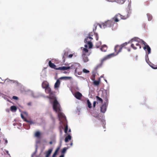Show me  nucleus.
I'll return each instance as SVG.
<instances>
[{
  "mask_svg": "<svg viewBox=\"0 0 157 157\" xmlns=\"http://www.w3.org/2000/svg\"><path fill=\"white\" fill-rule=\"evenodd\" d=\"M114 24V22L111 20H108L101 24H95L94 25L95 29H93V32L90 33L86 35V38L85 39H98V34L94 32V30H95L96 29L97 25H98L101 29H105L106 28L112 27L113 26Z\"/></svg>",
  "mask_w": 157,
  "mask_h": 157,
  "instance_id": "f257e3e1",
  "label": "nucleus"
},
{
  "mask_svg": "<svg viewBox=\"0 0 157 157\" xmlns=\"http://www.w3.org/2000/svg\"><path fill=\"white\" fill-rule=\"evenodd\" d=\"M53 109L54 111L58 113L59 120L62 121L63 122H65L66 120V117L62 112L60 105L56 99L54 100L53 101Z\"/></svg>",
  "mask_w": 157,
  "mask_h": 157,
  "instance_id": "f03ea898",
  "label": "nucleus"
},
{
  "mask_svg": "<svg viewBox=\"0 0 157 157\" xmlns=\"http://www.w3.org/2000/svg\"><path fill=\"white\" fill-rule=\"evenodd\" d=\"M127 1L128 2V6L127 10L124 11L122 14H121V18L122 19H126L128 18L130 16L131 13V10L130 9L131 6V2L129 1V0H126L125 2Z\"/></svg>",
  "mask_w": 157,
  "mask_h": 157,
  "instance_id": "7ed1b4c3",
  "label": "nucleus"
},
{
  "mask_svg": "<svg viewBox=\"0 0 157 157\" xmlns=\"http://www.w3.org/2000/svg\"><path fill=\"white\" fill-rule=\"evenodd\" d=\"M48 65L51 68L54 69L56 70H60L61 71H64L68 69H72L73 68L72 66L69 67H59L58 68H56V65L54 63H52L51 61H49Z\"/></svg>",
  "mask_w": 157,
  "mask_h": 157,
  "instance_id": "20e7f679",
  "label": "nucleus"
},
{
  "mask_svg": "<svg viewBox=\"0 0 157 157\" xmlns=\"http://www.w3.org/2000/svg\"><path fill=\"white\" fill-rule=\"evenodd\" d=\"M127 44V42L124 43L121 45H117L115 46L114 47V51L116 53L115 54V56L117 55L118 53L121 52L122 48L126 46Z\"/></svg>",
  "mask_w": 157,
  "mask_h": 157,
  "instance_id": "39448f33",
  "label": "nucleus"
},
{
  "mask_svg": "<svg viewBox=\"0 0 157 157\" xmlns=\"http://www.w3.org/2000/svg\"><path fill=\"white\" fill-rule=\"evenodd\" d=\"M45 89V92L47 94H49V96L47 97V98L50 99H54L55 98L54 95L51 91V90L50 88L48 86Z\"/></svg>",
  "mask_w": 157,
  "mask_h": 157,
  "instance_id": "423d86ee",
  "label": "nucleus"
},
{
  "mask_svg": "<svg viewBox=\"0 0 157 157\" xmlns=\"http://www.w3.org/2000/svg\"><path fill=\"white\" fill-rule=\"evenodd\" d=\"M115 56L114 53H112L110 54H109L104 57L101 60V64L102 65L103 62L106 60L107 59H109Z\"/></svg>",
  "mask_w": 157,
  "mask_h": 157,
  "instance_id": "0eeeda50",
  "label": "nucleus"
},
{
  "mask_svg": "<svg viewBox=\"0 0 157 157\" xmlns=\"http://www.w3.org/2000/svg\"><path fill=\"white\" fill-rule=\"evenodd\" d=\"M84 43L86 44L84 45V47L86 48H87L89 47V48H92L93 47V44L90 41H87V40H84Z\"/></svg>",
  "mask_w": 157,
  "mask_h": 157,
  "instance_id": "6e6552de",
  "label": "nucleus"
},
{
  "mask_svg": "<svg viewBox=\"0 0 157 157\" xmlns=\"http://www.w3.org/2000/svg\"><path fill=\"white\" fill-rule=\"evenodd\" d=\"M81 49H82V55L89 56L90 54L88 49L87 48H83L81 47Z\"/></svg>",
  "mask_w": 157,
  "mask_h": 157,
  "instance_id": "1a4fd4ad",
  "label": "nucleus"
},
{
  "mask_svg": "<svg viewBox=\"0 0 157 157\" xmlns=\"http://www.w3.org/2000/svg\"><path fill=\"white\" fill-rule=\"evenodd\" d=\"M101 97H102L105 101L106 103L108 104V100L107 97V93L105 92H102V93L101 95Z\"/></svg>",
  "mask_w": 157,
  "mask_h": 157,
  "instance_id": "9d476101",
  "label": "nucleus"
},
{
  "mask_svg": "<svg viewBox=\"0 0 157 157\" xmlns=\"http://www.w3.org/2000/svg\"><path fill=\"white\" fill-rule=\"evenodd\" d=\"M121 14L120 13H118L115 15L114 17H113L112 20H111L112 21H113V22L114 21L116 22H117L119 21V18H121Z\"/></svg>",
  "mask_w": 157,
  "mask_h": 157,
  "instance_id": "9b49d317",
  "label": "nucleus"
},
{
  "mask_svg": "<svg viewBox=\"0 0 157 157\" xmlns=\"http://www.w3.org/2000/svg\"><path fill=\"white\" fill-rule=\"evenodd\" d=\"M75 97L77 99L80 100L81 99L82 95V94L79 92H77L75 93L74 94Z\"/></svg>",
  "mask_w": 157,
  "mask_h": 157,
  "instance_id": "f8f14e48",
  "label": "nucleus"
},
{
  "mask_svg": "<svg viewBox=\"0 0 157 157\" xmlns=\"http://www.w3.org/2000/svg\"><path fill=\"white\" fill-rule=\"evenodd\" d=\"M52 148H50L48 149L47 151H45V157H49L52 151Z\"/></svg>",
  "mask_w": 157,
  "mask_h": 157,
  "instance_id": "ddd939ff",
  "label": "nucleus"
},
{
  "mask_svg": "<svg viewBox=\"0 0 157 157\" xmlns=\"http://www.w3.org/2000/svg\"><path fill=\"white\" fill-rule=\"evenodd\" d=\"M73 56V54H70L68 56L67 52H65V53H64V55L63 56V61H64H64L65 60V56H67V57H68L69 58H71Z\"/></svg>",
  "mask_w": 157,
  "mask_h": 157,
  "instance_id": "4468645a",
  "label": "nucleus"
},
{
  "mask_svg": "<svg viewBox=\"0 0 157 157\" xmlns=\"http://www.w3.org/2000/svg\"><path fill=\"white\" fill-rule=\"evenodd\" d=\"M106 110V105L105 104H104L101 105V111L103 113H104Z\"/></svg>",
  "mask_w": 157,
  "mask_h": 157,
  "instance_id": "2eb2a0df",
  "label": "nucleus"
},
{
  "mask_svg": "<svg viewBox=\"0 0 157 157\" xmlns=\"http://www.w3.org/2000/svg\"><path fill=\"white\" fill-rule=\"evenodd\" d=\"M42 86L43 88L45 89L49 86V84L47 81H44L42 83Z\"/></svg>",
  "mask_w": 157,
  "mask_h": 157,
  "instance_id": "dca6fc26",
  "label": "nucleus"
},
{
  "mask_svg": "<svg viewBox=\"0 0 157 157\" xmlns=\"http://www.w3.org/2000/svg\"><path fill=\"white\" fill-rule=\"evenodd\" d=\"M100 79L99 78L98 80H94L93 81V84L94 85L98 86L100 82Z\"/></svg>",
  "mask_w": 157,
  "mask_h": 157,
  "instance_id": "f3484780",
  "label": "nucleus"
},
{
  "mask_svg": "<svg viewBox=\"0 0 157 157\" xmlns=\"http://www.w3.org/2000/svg\"><path fill=\"white\" fill-rule=\"evenodd\" d=\"M144 50H147V51L148 52V54H149L151 53V49L150 47L148 45H145L144 47Z\"/></svg>",
  "mask_w": 157,
  "mask_h": 157,
  "instance_id": "a211bd4d",
  "label": "nucleus"
},
{
  "mask_svg": "<svg viewBox=\"0 0 157 157\" xmlns=\"http://www.w3.org/2000/svg\"><path fill=\"white\" fill-rule=\"evenodd\" d=\"M60 84V80L59 79H57L54 85V87L55 88H58Z\"/></svg>",
  "mask_w": 157,
  "mask_h": 157,
  "instance_id": "6ab92c4d",
  "label": "nucleus"
},
{
  "mask_svg": "<svg viewBox=\"0 0 157 157\" xmlns=\"http://www.w3.org/2000/svg\"><path fill=\"white\" fill-rule=\"evenodd\" d=\"M86 55H82V59L84 62H86L89 61L88 58Z\"/></svg>",
  "mask_w": 157,
  "mask_h": 157,
  "instance_id": "aec40b11",
  "label": "nucleus"
},
{
  "mask_svg": "<svg viewBox=\"0 0 157 157\" xmlns=\"http://www.w3.org/2000/svg\"><path fill=\"white\" fill-rule=\"evenodd\" d=\"M100 49L102 52H105L106 51L107 49V46L105 45H103L102 46Z\"/></svg>",
  "mask_w": 157,
  "mask_h": 157,
  "instance_id": "412c9836",
  "label": "nucleus"
},
{
  "mask_svg": "<svg viewBox=\"0 0 157 157\" xmlns=\"http://www.w3.org/2000/svg\"><path fill=\"white\" fill-rule=\"evenodd\" d=\"M60 149V147H58L56 149L54 153L53 154L52 157H56L58 151H59V150Z\"/></svg>",
  "mask_w": 157,
  "mask_h": 157,
  "instance_id": "4be33fe9",
  "label": "nucleus"
},
{
  "mask_svg": "<svg viewBox=\"0 0 157 157\" xmlns=\"http://www.w3.org/2000/svg\"><path fill=\"white\" fill-rule=\"evenodd\" d=\"M71 135H69L67 136L65 139V142H67L69 140H71Z\"/></svg>",
  "mask_w": 157,
  "mask_h": 157,
  "instance_id": "5701e85b",
  "label": "nucleus"
},
{
  "mask_svg": "<svg viewBox=\"0 0 157 157\" xmlns=\"http://www.w3.org/2000/svg\"><path fill=\"white\" fill-rule=\"evenodd\" d=\"M96 100L97 101H99L101 104H102L103 103V101L102 98H101L98 96H96Z\"/></svg>",
  "mask_w": 157,
  "mask_h": 157,
  "instance_id": "b1692460",
  "label": "nucleus"
},
{
  "mask_svg": "<svg viewBox=\"0 0 157 157\" xmlns=\"http://www.w3.org/2000/svg\"><path fill=\"white\" fill-rule=\"evenodd\" d=\"M10 109L12 111H16L17 109L16 106L13 105L11 107Z\"/></svg>",
  "mask_w": 157,
  "mask_h": 157,
  "instance_id": "393cba45",
  "label": "nucleus"
},
{
  "mask_svg": "<svg viewBox=\"0 0 157 157\" xmlns=\"http://www.w3.org/2000/svg\"><path fill=\"white\" fill-rule=\"evenodd\" d=\"M87 102L88 107L89 108H91L92 107L91 104L90 103V101L89 99H88L87 100Z\"/></svg>",
  "mask_w": 157,
  "mask_h": 157,
  "instance_id": "a878e982",
  "label": "nucleus"
},
{
  "mask_svg": "<svg viewBox=\"0 0 157 157\" xmlns=\"http://www.w3.org/2000/svg\"><path fill=\"white\" fill-rule=\"evenodd\" d=\"M147 16L148 17V20L149 21H151L152 19V16L149 13L147 14Z\"/></svg>",
  "mask_w": 157,
  "mask_h": 157,
  "instance_id": "bb28decb",
  "label": "nucleus"
},
{
  "mask_svg": "<svg viewBox=\"0 0 157 157\" xmlns=\"http://www.w3.org/2000/svg\"><path fill=\"white\" fill-rule=\"evenodd\" d=\"M101 44V42L100 41L98 42L97 44L96 45V47L98 48H99Z\"/></svg>",
  "mask_w": 157,
  "mask_h": 157,
  "instance_id": "cd10ccee",
  "label": "nucleus"
},
{
  "mask_svg": "<svg viewBox=\"0 0 157 157\" xmlns=\"http://www.w3.org/2000/svg\"><path fill=\"white\" fill-rule=\"evenodd\" d=\"M40 133L39 132L37 131L35 132V136H36V137H39L40 136Z\"/></svg>",
  "mask_w": 157,
  "mask_h": 157,
  "instance_id": "c85d7f7f",
  "label": "nucleus"
},
{
  "mask_svg": "<svg viewBox=\"0 0 157 157\" xmlns=\"http://www.w3.org/2000/svg\"><path fill=\"white\" fill-rule=\"evenodd\" d=\"M68 129V126L67 125H66V126L65 127V128H64V132L66 133H67Z\"/></svg>",
  "mask_w": 157,
  "mask_h": 157,
  "instance_id": "c756f323",
  "label": "nucleus"
},
{
  "mask_svg": "<svg viewBox=\"0 0 157 157\" xmlns=\"http://www.w3.org/2000/svg\"><path fill=\"white\" fill-rule=\"evenodd\" d=\"M71 78L70 77H61L60 78V79H70Z\"/></svg>",
  "mask_w": 157,
  "mask_h": 157,
  "instance_id": "7c9ffc66",
  "label": "nucleus"
},
{
  "mask_svg": "<svg viewBox=\"0 0 157 157\" xmlns=\"http://www.w3.org/2000/svg\"><path fill=\"white\" fill-rule=\"evenodd\" d=\"M25 121L26 122L30 123L31 124H33L34 123V122L32 121L28 120L26 119L25 120Z\"/></svg>",
  "mask_w": 157,
  "mask_h": 157,
  "instance_id": "2f4dec72",
  "label": "nucleus"
},
{
  "mask_svg": "<svg viewBox=\"0 0 157 157\" xmlns=\"http://www.w3.org/2000/svg\"><path fill=\"white\" fill-rule=\"evenodd\" d=\"M67 150V148L66 147H64L63 148V149L62 151L61 152L62 153H65Z\"/></svg>",
  "mask_w": 157,
  "mask_h": 157,
  "instance_id": "473e14b6",
  "label": "nucleus"
},
{
  "mask_svg": "<svg viewBox=\"0 0 157 157\" xmlns=\"http://www.w3.org/2000/svg\"><path fill=\"white\" fill-rule=\"evenodd\" d=\"M83 71L84 73H88L90 72L89 71L87 70L86 69H83Z\"/></svg>",
  "mask_w": 157,
  "mask_h": 157,
  "instance_id": "72a5a7b5",
  "label": "nucleus"
},
{
  "mask_svg": "<svg viewBox=\"0 0 157 157\" xmlns=\"http://www.w3.org/2000/svg\"><path fill=\"white\" fill-rule=\"evenodd\" d=\"M95 75H93L91 77V79L94 81L95 80Z\"/></svg>",
  "mask_w": 157,
  "mask_h": 157,
  "instance_id": "f704fd0d",
  "label": "nucleus"
},
{
  "mask_svg": "<svg viewBox=\"0 0 157 157\" xmlns=\"http://www.w3.org/2000/svg\"><path fill=\"white\" fill-rule=\"evenodd\" d=\"M149 2L147 1H146L145 2H144V5L145 6H147L149 5Z\"/></svg>",
  "mask_w": 157,
  "mask_h": 157,
  "instance_id": "c9c22d12",
  "label": "nucleus"
},
{
  "mask_svg": "<svg viewBox=\"0 0 157 157\" xmlns=\"http://www.w3.org/2000/svg\"><path fill=\"white\" fill-rule=\"evenodd\" d=\"M131 47L134 49H136L137 48L135 47L134 45L133 44H132L131 45Z\"/></svg>",
  "mask_w": 157,
  "mask_h": 157,
  "instance_id": "e433bc0d",
  "label": "nucleus"
},
{
  "mask_svg": "<svg viewBox=\"0 0 157 157\" xmlns=\"http://www.w3.org/2000/svg\"><path fill=\"white\" fill-rule=\"evenodd\" d=\"M97 103V102L96 101H94L93 102V105L94 108L95 106V105L96 104V103Z\"/></svg>",
  "mask_w": 157,
  "mask_h": 157,
  "instance_id": "4c0bfd02",
  "label": "nucleus"
},
{
  "mask_svg": "<svg viewBox=\"0 0 157 157\" xmlns=\"http://www.w3.org/2000/svg\"><path fill=\"white\" fill-rule=\"evenodd\" d=\"M13 98L15 99H18L17 97L15 96H13Z\"/></svg>",
  "mask_w": 157,
  "mask_h": 157,
  "instance_id": "58836bf2",
  "label": "nucleus"
},
{
  "mask_svg": "<svg viewBox=\"0 0 157 157\" xmlns=\"http://www.w3.org/2000/svg\"><path fill=\"white\" fill-rule=\"evenodd\" d=\"M131 39L133 40V39H139V38H138V37H135L134 38H132Z\"/></svg>",
  "mask_w": 157,
  "mask_h": 157,
  "instance_id": "ea45409f",
  "label": "nucleus"
},
{
  "mask_svg": "<svg viewBox=\"0 0 157 157\" xmlns=\"http://www.w3.org/2000/svg\"><path fill=\"white\" fill-rule=\"evenodd\" d=\"M32 104V103L31 102H29L27 103V105L29 106L31 105Z\"/></svg>",
  "mask_w": 157,
  "mask_h": 157,
  "instance_id": "a19ab883",
  "label": "nucleus"
},
{
  "mask_svg": "<svg viewBox=\"0 0 157 157\" xmlns=\"http://www.w3.org/2000/svg\"><path fill=\"white\" fill-rule=\"evenodd\" d=\"M142 42L143 43V44H144L145 45H145H146V44H146V43L145 41H143Z\"/></svg>",
  "mask_w": 157,
  "mask_h": 157,
  "instance_id": "79ce46f5",
  "label": "nucleus"
},
{
  "mask_svg": "<svg viewBox=\"0 0 157 157\" xmlns=\"http://www.w3.org/2000/svg\"><path fill=\"white\" fill-rule=\"evenodd\" d=\"M136 46H140V44L138 43H136Z\"/></svg>",
  "mask_w": 157,
  "mask_h": 157,
  "instance_id": "37998d69",
  "label": "nucleus"
},
{
  "mask_svg": "<svg viewBox=\"0 0 157 157\" xmlns=\"http://www.w3.org/2000/svg\"><path fill=\"white\" fill-rule=\"evenodd\" d=\"M21 117L22 119H24V117L22 114H21Z\"/></svg>",
  "mask_w": 157,
  "mask_h": 157,
  "instance_id": "c03bdc74",
  "label": "nucleus"
},
{
  "mask_svg": "<svg viewBox=\"0 0 157 157\" xmlns=\"http://www.w3.org/2000/svg\"><path fill=\"white\" fill-rule=\"evenodd\" d=\"M64 155L63 154L61 155L59 157H64Z\"/></svg>",
  "mask_w": 157,
  "mask_h": 157,
  "instance_id": "a18cd8bd",
  "label": "nucleus"
},
{
  "mask_svg": "<svg viewBox=\"0 0 157 157\" xmlns=\"http://www.w3.org/2000/svg\"><path fill=\"white\" fill-rule=\"evenodd\" d=\"M5 143L6 144H7L8 143V141L7 140H5Z\"/></svg>",
  "mask_w": 157,
  "mask_h": 157,
  "instance_id": "49530a36",
  "label": "nucleus"
},
{
  "mask_svg": "<svg viewBox=\"0 0 157 157\" xmlns=\"http://www.w3.org/2000/svg\"><path fill=\"white\" fill-rule=\"evenodd\" d=\"M130 50H130V48H128V52H130Z\"/></svg>",
  "mask_w": 157,
  "mask_h": 157,
  "instance_id": "de8ad7c7",
  "label": "nucleus"
},
{
  "mask_svg": "<svg viewBox=\"0 0 157 157\" xmlns=\"http://www.w3.org/2000/svg\"><path fill=\"white\" fill-rule=\"evenodd\" d=\"M152 0H147V1H148L149 2H150Z\"/></svg>",
  "mask_w": 157,
  "mask_h": 157,
  "instance_id": "09e8293b",
  "label": "nucleus"
},
{
  "mask_svg": "<svg viewBox=\"0 0 157 157\" xmlns=\"http://www.w3.org/2000/svg\"><path fill=\"white\" fill-rule=\"evenodd\" d=\"M49 144H52V141L50 142H49Z\"/></svg>",
  "mask_w": 157,
  "mask_h": 157,
  "instance_id": "8fccbe9b",
  "label": "nucleus"
},
{
  "mask_svg": "<svg viewBox=\"0 0 157 157\" xmlns=\"http://www.w3.org/2000/svg\"><path fill=\"white\" fill-rule=\"evenodd\" d=\"M71 146H72V143H71Z\"/></svg>",
  "mask_w": 157,
  "mask_h": 157,
  "instance_id": "3c124183",
  "label": "nucleus"
},
{
  "mask_svg": "<svg viewBox=\"0 0 157 157\" xmlns=\"http://www.w3.org/2000/svg\"><path fill=\"white\" fill-rule=\"evenodd\" d=\"M70 131H71V130H70H70H69V132H70Z\"/></svg>",
  "mask_w": 157,
  "mask_h": 157,
  "instance_id": "603ef678",
  "label": "nucleus"
}]
</instances>
